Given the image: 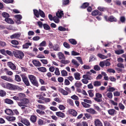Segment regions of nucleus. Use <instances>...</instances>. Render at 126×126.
Segmentation results:
<instances>
[{
    "instance_id": "nucleus-18",
    "label": "nucleus",
    "mask_w": 126,
    "mask_h": 126,
    "mask_svg": "<svg viewBox=\"0 0 126 126\" xmlns=\"http://www.w3.org/2000/svg\"><path fill=\"white\" fill-rule=\"evenodd\" d=\"M37 118V117L36 115H32L31 117L30 120L32 123H34L36 122Z\"/></svg>"
},
{
    "instance_id": "nucleus-19",
    "label": "nucleus",
    "mask_w": 126,
    "mask_h": 126,
    "mask_svg": "<svg viewBox=\"0 0 126 126\" xmlns=\"http://www.w3.org/2000/svg\"><path fill=\"white\" fill-rule=\"evenodd\" d=\"M92 15L93 16H96L98 15H101V13L98 10H95L93 11L92 13Z\"/></svg>"
},
{
    "instance_id": "nucleus-30",
    "label": "nucleus",
    "mask_w": 126,
    "mask_h": 126,
    "mask_svg": "<svg viewBox=\"0 0 126 126\" xmlns=\"http://www.w3.org/2000/svg\"><path fill=\"white\" fill-rule=\"evenodd\" d=\"M19 100L21 99H22V98L25 97V94L23 93H20L17 95Z\"/></svg>"
},
{
    "instance_id": "nucleus-46",
    "label": "nucleus",
    "mask_w": 126,
    "mask_h": 126,
    "mask_svg": "<svg viewBox=\"0 0 126 126\" xmlns=\"http://www.w3.org/2000/svg\"><path fill=\"white\" fill-rule=\"evenodd\" d=\"M106 95L107 97L110 99H112L113 96L112 93L110 92L107 93L106 94Z\"/></svg>"
},
{
    "instance_id": "nucleus-56",
    "label": "nucleus",
    "mask_w": 126,
    "mask_h": 126,
    "mask_svg": "<svg viewBox=\"0 0 126 126\" xmlns=\"http://www.w3.org/2000/svg\"><path fill=\"white\" fill-rule=\"evenodd\" d=\"M118 106L122 110H123L125 108L124 106L121 103L119 104Z\"/></svg>"
},
{
    "instance_id": "nucleus-64",
    "label": "nucleus",
    "mask_w": 126,
    "mask_h": 126,
    "mask_svg": "<svg viewBox=\"0 0 126 126\" xmlns=\"http://www.w3.org/2000/svg\"><path fill=\"white\" fill-rule=\"evenodd\" d=\"M94 69L96 71H99L100 70V67L98 65H96L94 66Z\"/></svg>"
},
{
    "instance_id": "nucleus-24",
    "label": "nucleus",
    "mask_w": 126,
    "mask_h": 126,
    "mask_svg": "<svg viewBox=\"0 0 126 126\" xmlns=\"http://www.w3.org/2000/svg\"><path fill=\"white\" fill-rule=\"evenodd\" d=\"M57 55L59 59H63L65 58L64 54L61 52H59Z\"/></svg>"
},
{
    "instance_id": "nucleus-54",
    "label": "nucleus",
    "mask_w": 126,
    "mask_h": 126,
    "mask_svg": "<svg viewBox=\"0 0 126 126\" xmlns=\"http://www.w3.org/2000/svg\"><path fill=\"white\" fill-rule=\"evenodd\" d=\"M98 9L101 11H104L106 10V9L105 8L101 6L98 7Z\"/></svg>"
},
{
    "instance_id": "nucleus-36",
    "label": "nucleus",
    "mask_w": 126,
    "mask_h": 126,
    "mask_svg": "<svg viewBox=\"0 0 126 126\" xmlns=\"http://www.w3.org/2000/svg\"><path fill=\"white\" fill-rule=\"evenodd\" d=\"M58 29L59 31L62 32L65 31H66V30L67 31H68V29H67V30H66V28L62 26H60L58 28Z\"/></svg>"
},
{
    "instance_id": "nucleus-7",
    "label": "nucleus",
    "mask_w": 126,
    "mask_h": 126,
    "mask_svg": "<svg viewBox=\"0 0 126 126\" xmlns=\"http://www.w3.org/2000/svg\"><path fill=\"white\" fill-rule=\"evenodd\" d=\"M104 18L106 21L110 22H116L117 21L116 19L113 16H111L108 18L107 16H105Z\"/></svg>"
},
{
    "instance_id": "nucleus-17",
    "label": "nucleus",
    "mask_w": 126,
    "mask_h": 126,
    "mask_svg": "<svg viewBox=\"0 0 126 126\" xmlns=\"http://www.w3.org/2000/svg\"><path fill=\"white\" fill-rule=\"evenodd\" d=\"M32 62L33 64L36 66L39 67L41 65V63L38 61L34 60Z\"/></svg>"
},
{
    "instance_id": "nucleus-35",
    "label": "nucleus",
    "mask_w": 126,
    "mask_h": 126,
    "mask_svg": "<svg viewBox=\"0 0 126 126\" xmlns=\"http://www.w3.org/2000/svg\"><path fill=\"white\" fill-rule=\"evenodd\" d=\"M37 69L39 71L43 72H45L47 71L46 68L44 67H42L37 68Z\"/></svg>"
},
{
    "instance_id": "nucleus-5",
    "label": "nucleus",
    "mask_w": 126,
    "mask_h": 126,
    "mask_svg": "<svg viewBox=\"0 0 126 126\" xmlns=\"http://www.w3.org/2000/svg\"><path fill=\"white\" fill-rule=\"evenodd\" d=\"M16 58L22 59L24 56V54L22 51L16 50L13 52Z\"/></svg>"
},
{
    "instance_id": "nucleus-61",
    "label": "nucleus",
    "mask_w": 126,
    "mask_h": 126,
    "mask_svg": "<svg viewBox=\"0 0 126 126\" xmlns=\"http://www.w3.org/2000/svg\"><path fill=\"white\" fill-rule=\"evenodd\" d=\"M7 83H1L0 84L1 86L5 88H6Z\"/></svg>"
},
{
    "instance_id": "nucleus-26",
    "label": "nucleus",
    "mask_w": 126,
    "mask_h": 126,
    "mask_svg": "<svg viewBox=\"0 0 126 126\" xmlns=\"http://www.w3.org/2000/svg\"><path fill=\"white\" fill-rule=\"evenodd\" d=\"M95 124L96 126H103L102 123L98 119L95 120Z\"/></svg>"
},
{
    "instance_id": "nucleus-52",
    "label": "nucleus",
    "mask_w": 126,
    "mask_h": 126,
    "mask_svg": "<svg viewBox=\"0 0 126 126\" xmlns=\"http://www.w3.org/2000/svg\"><path fill=\"white\" fill-rule=\"evenodd\" d=\"M63 45L64 47L67 48H69L70 47L69 45L66 42H64L63 43Z\"/></svg>"
},
{
    "instance_id": "nucleus-63",
    "label": "nucleus",
    "mask_w": 126,
    "mask_h": 126,
    "mask_svg": "<svg viewBox=\"0 0 126 126\" xmlns=\"http://www.w3.org/2000/svg\"><path fill=\"white\" fill-rule=\"evenodd\" d=\"M40 39V37L38 36H35L33 37L32 38L33 40L34 41H37Z\"/></svg>"
},
{
    "instance_id": "nucleus-2",
    "label": "nucleus",
    "mask_w": 126,
    "mask_h": 126,
    "mask_svg": "<svg viewBox=\"0 0 126 126\" xmlns=\"http://www.w3.org/2000/svg\"><path fill=\"white\" fill-rule=\"evenodd\" d=\"M37 107L39 109L36 110V112L41 115H43L46 114L45 112L43 110H45L46 107L45 106L42 105H38Z\"/></svg>"
},
{
    "instance_id": "nucleus-58",
    "label": "nucleus",
    "mask_w": 126,
    "mask_h": 126,
    "mask_svg": "<svg viewBox=\"0 0 126 126\" xmlns=\"http://www.w3.org/2000/svg\"><path fill=\"white\" fill-rule=\"evenodd\" d=\"M117 66L120 68H124V66L123 64L119 63L117 64Z\"/></svg>"
},
{
    "instance_id": "nucleus-49",
    "label": "nucleus",
    "mask_w": 126,
    "mask_h": 126,
    "mask_svg": "<svg viewBox=\"0 0 126 126\" xmlns=\"http://www.w3.org/2000/svg\"><path fill=\"white\" fill-rule=\"evenodd\" d=\"M39 14L40 16L43 17H45V14L44 12L42 11L40 9L39 10Z\"/></svg>"
},
{
    "instance_id": "nucleus-62",
    "label": "nucleus",
    "mask_w": 126,
    "mask_h": 126,
    "mask_svg": "<svg viewBox=\"0 0 126 126\" xmlns=\"http://www.w3.org/2000/svg\"><path fill=\"white\" fill-rule=\"evenodd\" d=\"M80 55V53L77 52L75 51H73L71 52V55L73 56L78 55Z\"/></svg>"
},
{
    "instance_id": "nucleus-60",
    "label": "nucleus",
    "mask_w": 126,
    "mask_h": 126,
    "mask_svg": "<svg viewBox=\"0 0 126 126\" xmlns=\"http://www.w3.org/2000/svg\"><path fill=\"white\" fill-rule=\"evenodd\" d=\"M40 60L43 64H47L48 62V61L46 59H41Z\"/></svg>"
},
{
    "instance_id": "nucleus-48",
    "label": "nucleus",
    "mask_w": 126,
    "mask_h": 126,
    "mask_svg": "<svg viewBox=\"0 0 126 126\" xmlns=\"http://www.w3.org/2000/svg\"><path fill=\"white\" fill-rule=\"evenodd\" d=\"M97 56L100 58L103 59H105L107 58V57L106 56L101 54H97Z\"/></svg>"
},
{
    "instance_id": "nucleus-3",
    "label": "nucleus",
    "mask_w": 126,
    "mask_h": 126,
    "mask_svg": "<svg viewBox=\"0 0 126 126\" xmlns=\"http://www.w3.org/2000/svg\"><path fill=\"white\" fill-rule=\"evenodd\" d=\"M7 89L10 90H22V88L19 87L17 86L7 83Z\"/></svg>"
},
{
    "instance_id": "nucleus-16",
    "label": "nucleus",
    "mask_w": 126,
    "mask_h": 126,
    "mask_svg": "<svg viewBox=\"0 0 126 126\" xmlns=\"http://www.w3.org/2000/svg\"><path fill=\"white\" fill-rule=\"evenodd\" d=\"M108 112L109 114L112 116L116 114V111L113 109H110L108 110Z\"/></svg>"
},
{
    "instance_id": "nucleus-55",
    "label": "nucleus",
    "mask_w": 126,
    "mask_h": 126,
    "mask_svg": "<svg viewBox=\"0 0 126 126\" xmlns=\"http://www.w3.org/2000/svg\"><path fill=\"white\" fill-rule=\"evenodd\" d=\"M71 98L74 100H78L79 99L78 97L75 95H74L71 97Z\"/></svg>"
},
{
    "instance_id": "nucleus-10",
    "label": "nucleus",
    "mask_w": 126,
    "mask_h": 126,
    "mask_svg": "<svg viewBox=\"0 0 126 126\" xmlns=\"http://www.w3.org/2000/svg\"><path fill=\"white\" fill-rule=\"evenodd\" d=\"M1 79L4 80H5L9 82H12L13 81V80L10 77H8L7 76H2L0 77Z\"/></svg>"
},
{
    "instance_id": "nucleus-21",
    "label": "nucleus",
    "mask_w": 126,
    "mask_h": 126,
    "mask_svg": "<svg viewBox=\"0 0 126 126\" xmlns=\"http://www.w3.org/2000/svg\"><path fill=\"white\" fill-rule=\"evenodd\" d=\"M56 114L58 116L62 118H64L65 117V114L61 111L56 112Z\"/></svg>"
},
{
    "instance_id": "nucleus-28",
    "label": "nucleus",
    "mask_w": 126,
    "mask_h": 126,
    "mask_svg": "<svg viewBox=\"0 0 126 126\" xmlns=\"http://www.w3.org/2000/svg\"><path fill=\"white\" fill-rule=\"evenodd\" d=\"M5 112L8 115H12L13 114L12 110L9 109H6L5 111Z\"/></svg>"
},
{
    "instance_id": "nucleus-9",
    "label": "nucleus",
    "mask_w": 126,
    "mask_h": 126,
    "mask_svg": "<svg viewBox=\"0 0 126 126\" xmlns=\"http://www.w3.org/2000/svg\"><path fill=\"white\" fill-rule=\"evenodd\" d=\"M7 65L13 70H17L16 66L11 62H8L7 63Z\"/></svg>"
},
{
    "instance_id": "nucleus-27",
    "label": "nucleus",
    "mask_w": 126,
    "mask_h": 126,
    "mask_svg": "<svg viewBox=\"0 0 126 126\" xmlns=\"http://www.w3.org/2000/svg\"><path fill=\"white\" fill-rule=\"evenodd\" d=\"M74 76L75 78L77 80H79L80 79V74L78 72L75 73H74Z\"/></svg>"
},
{
    "instance_id": "nucleus-25",
    "label": "nucleus",
    "mask_w": 126,
    "mask_h": 126,
    "mask_svg": "<svg viewBox=\"0 0 126 126\" xmlns=\"http://www.w3.org/2000/svg\"><path fill=\"white\" fill-rule=\"evenodd\" d=\"M86 111L92 114H94L96 113V112L93 109L90 108L86 110Z\"/></svg>"
},
{
    "instance_id": "nucleus-20",
    "label": "nucleus",
    "mask_w": 126,
    "mask_h": 126,
    "mask_svg": "<svg viewBox=\"0 0 126 126\" xmlns=\"http://www.w3.org/2000/svg\"><path fill=\"white\" fill-rule=\"evenodd\" d=\"M52 48L55 51H58L60 50V47L59 45L57 44H54Z\"/></svg>"
},
{
    "instance_id": "nucleus-59",
    "label": "nucleus",
    "mask_w": 126,
    "mask_h": 126,
    "mask_svg": "<svg viewBox=\"0 0 126 126\" xmlns=\"http://www.w3.org/2000/svg\"><path fill=\"white\" fill-rule=\"evenodd\" d=\"M3 16L6 18H7L9 17V15L6 12L3 13L2 14Z\"/></svg>"
},
{
    "instance_id": "nucleus-57",
    "label": "nucleus",
    "mask_w": 126,
    "mask_h": 126,
    "mask_svg": "<svg viewBox=\"0 0 126 126\" xmlns=\"http://www.w3.org/2000/svg\"><path fill=\"white\" fill-rule=\"evenodd\" d=\"M11 43L14 45H18L19 43L16 40H12L11 41Z\"/></svg>"
},
{
    "instance_id": "nucleus-41",
    "label": "nucleus",
    "mask_w": 126,
    "mask_h": 126,
    "mask_svg": "<svg viewBox=\"0 0 126 126\" xmlns=\"http://www.w3.org/2000/svg\"><path fill=\"white\" fill-rule=\"evenodd\" d=\"M44 29L46 30H50V29L49 26L47 24H43Z\"/></svg>"
},
{
    "instance_id": "nucleus-45",
    "label": "nucleus",
    "mask_w": 126,
    "mask_h": 126,
    "mask_svg": "<svg viewBox=\"0 0 126 126\" xmlns=\"http://www.w3.org/2000/svg\"><path fill=\"white\" fill-rule=\"evenodd\" d=\"M89 5V4L88 2L84 3L82 5L81 7L82 8H85L87 7Z\"/></svg>"
},
{
    "instance_id": "nucleus-33",
    "label": "nucleus",
    "mask_w": 126,
    "mask_h": 126,
    "mask_svg": "<svg viewBox=\"0 0 126 126\" xmlns=\"http://www.w3.org/2000/svg\"><path fill=\"white\" fill-rule=\"evenodd\" d=\"M6 118L9 121H13L16 119L15 117L13 116H7L6 117Z\"/></svg>"
},
{
    "instance_id": "nucleus-34",
    "label": "nucleus",
    "mask_w": 126,
    "mask_h": 126,
    "mask_svg": "<svg viewBox=\"0 0 126 126\" xmlns=\"http://www.w3.org/2000/svg\"><path fill=\"white\" fill-rule=\"evenodd\" d=\"M82 85V84L81 82L79 81H77L75 83V85L76 87L78 88L80 87Z\"/></svg>"
},
{
    "instance_id": "nucleus-13",
    "label": "nucleus",
    "mask_w": 126,
    "mask_h": 126,
    "mask_svg": "<svg viewBox=\"0 0 126 126\" xmlns=\"http://www.w3.org/2000/svg\"><path fill=\"white\" fill-rule=\"evenodd\" d=\"M63 15V11L60 10H59L56 13V16L59 18H61Z\"/></svg>"
},
{
    "instance_id": "nucleus-29",
    "label": "nucleus",
    "mask_w": 126,
    "mask_h": 126,
    "mask_svg": "<svg viewBox=\"0 0 126 126\" xmlns=\"http://www.w3.org/2000/svg\"><path fill=\"white\" fill-rule=\"evenodd\" d=\"M58 90L64 95H66L68 94V93L67 91L64 90L62 88H59Z\"/></svg>"
},
{
    "instance_id": "nucleus-8",
    "label": "nucleus",
    "mask_w": 126,
    "mask_h": 126,
    "mask_svg": "<svg viewBox=\"0 0 126 126\" xmlns=\"http://www.w3.org/2000/svg\"><path fill=\"white\" fill-rule=\"evenodd\" d=\"M15 17L16 19L15 21L17 24H20L23 22L21 21L20 20L22 18V16L21 15H15Z\"/></svg>"
},
{
    "instance_id": "nucleus-38",
    "label": "nucleus",
    "mask_w": 126,
    "mask_h": 126,
    "mask_svg": "<svg viewBox=\"0 0 126 126\" xmlns=\"http://www.w3.org/2000/svg\"><path fill=\"white\" fill-rule=\"evenodd\" d=\"M115 53L118 55H119L124 53V51L123 50H115Z\"/></svg>"
},
{
    "instance_id": "nucleus-11",
    "label": "nucleus",
    "mask_w": 126,
    "mask_h": 126,
    "mask_svg": "<svg viewBox=\"0 0 126 126\" xmlns=\"http://www.w3.org/2000/svg\"><path fill=\"white\" fill-rule=\"evenodd\" d=\"M20 122L26 126H29L30 124L29 121L26 119H23L20 120Z\"/></svg>"
},
{
    "instance_id": "nucleus-4",
    "label": "nucleus",
    "mask_w": 126,
    "mask_h": 126,
    "mask_svg": "<svg viewBox=\"0 0 126 126\" xmlns=\"http://www.w3.org/2000/svg\"><path fill=\"white\" fill-rule=\"evenodd\" d=\"M28 78L31 83L34 86L38 87V82L36 80V77L32 75H29Z\"/></svg>"
},
{
    "instance_id": "nucleus-14",
    "label": "nucleus",
    "mask_w": 126,
    "mask_h": 126,
    "mask_svg": "<svg viewBox=\"0 0 126 126\" xmlns=\"http://www.w3.org/2000/svg\"><path fill=\"white\" fill-rule=\"evenodd\" d=\"M72 62L73 63V65L74 66V67L76 68H77L80 65L79 63L74 59H72Z\"/></svg>"
},
{
    "instance_id": "nucleus-39",
    "label": "nucleus",
    "mask_w": 126,
    "mask_h": 126,
    "mask_svg": "<svg viewBox=\"0 0 126 126\" xmlns=\"http://www.w3.org/2000/svg\"><path fill=\"white\" fill-rule=\"evenodd\" d=\"M81 104L85 108H89L90 107L91 105L82 102Z\"/></svg>"
},
{
    "instance_id": "nucleus-42",
    "label": "nucleus",
    "mask_w": 126,
    "mask_h": 126,
    "mask_svg": "<svg viewBox=\"0 0 126 126\" xmlns=\"http://www.w3.org/2000/svg\"><path fill=\"white\" fill-rule=\"evenodd\" d=\"M6 93L5 91L2 90H0V96L3 97L5 96Z\"/></svg>"
},
{
    "instance_id": "nucleus-22",
    "label": "nucleus",
    "mask_w": 126,
    "mask_h": 126,
    "mask_svg": "<svg viewBox=\"0 0 126 126\" xmlns=\"http://www.w3.org/2000/svg\"><path fill=\"white\" fill-rule=\"evenodd\" d=\"M93 84L95 87H98L101 85V83L100 81H96L93 82Z\"/></svg>"
},
{
    "instance_id": "nucleus-47",
    "label": "nucleus",
    "mask_w": 126,
    "mask_h": 126,
    "mask_svg": "<svg viewBox=\"0 0 126 126\" xmlns=\"http://www.w3.org/2000/svg\"><path fill=\"white\" fill-rule=\"evenodd\" d=\"M46 45V42L45 41H43L39 45L40 47H45Z\"/></svg>"
},
{
    "instance_id": "nucleus-40",
    "label": "nucleus",
    "mask_w": 126,
    "mask_h": 126,
    "mask_svg": "<svg viewBox=\"0 0 126 126\" xmlns=\"http://www.w3.org/2000/svg\"><path fill=\"white\" fill-rule=\"evenodd\" d=\"M69 41L72 44L75 45L77 44V42L74 39H71L69 40Z\"/></svg>"
},
{
    "instance_id": "nucleus-1",
    "label": "nucleus",
    "mask_w": 126,
    "mask_h": 126,
    "mask_svg": "<svg viewBox=\"0 0 126 126\" xmlns=\"http://www.w3.org/2000/svg\"><path fill=\"white\" fill-rule=\"evenodd\" d=\"M30 102L29 100L27 98H24L19 102H17L18 105L20 107L24 106L28 107Z\"/></svg>"
},
{
    "instance_id": "nucleus-32",
    "label": "nucleus",
    "mask_w": 126,
    "mask_h": 126,
    "mask_svg": "<svg viewBox=\"0 0 126 126\" xmlns=\"http://www.w3.org/2000/svg\"><path fill=\"white\" fill-rule=\"evenodd\" d=\"M5 103L10 104H13L14 103L13 101L11 100L8 98H6L5 99Z\"/></svg>"
},
{
    "instance_id": "nucleus-51",
    "label": "nucleus",
    "mask_w": 126,
    "mask_h": 126,
    "mask_svg": "<svg viewBox=\"0 0 126 126\" xmlns=\"http://www.w3.org/2000/svg\"><path fill=\"white\" fill-rule=\"evenodd\" d=\"M67 103L72 106L74 105L73 100L70 99H68L67 100Z\"/></svg>"
},
{
    "instance_id": "nucleus-37",
    "label": "nucleus",
    "mask_w": 126,
    "mask_h": 126,
    "mask_svg": "<svg viewBox=\"0 0 126 126\" xmlns=\"http://www.w3.org/2000/svg\"><path fill=\"white\" fill-rule=\"evenodd\" d=\"M15 80L16 81L18 82H20L21 81L20 77L18 75H15Z\"/></svg>"
},
{
    "instance_id": "nucleus-31",
    "label": "nucleus",
    "mask_w": 126,
    "mask_h": 126,
    "mask_svg": "<svg viewBox=\"0 0 126 126\" xmlns=\"http://www.w3.org/2000/svg\"><path fill=\"white\" fill-rule=\"evenodd\" d=\"M5 20L8 23L13 24L14 22L10 18H6L5 19Z\"/></svg>"
},
{
    "instance_id": "nucleus-43",
    "label": "nucleus",
    "mask_w": 126,
    "mask_h": 126,
    "mask_svg": "<svg viewBox=\"0 0 126 126\" xmlns=\"http://www.w3.org/2000/svg\"><path fill=\"white\" fill-rule=\"evenodd\" d=\"M34 14V15L37 17H39V11L35 9L33 10Z\"/></svg>"
},
{
    "instance_id": "nucleus-53",
    "label": "nucleus",
    "mask_w": 126,
    "mask_h": 126,
    "mask_svg": "<svg viewBox=\"0 0 126 126\" xmlns=\"http://www.w3.org/2000/svg\"><path fill=\"white\" fill-rule=\"evenodd\" d=\"M61 73L62 76H66L67 75V72L65 70H63L61 71Z\"/></svg>"
},
{
    "instance_id": "nucleus-15",
    "label": "nucleus",
    "mask_w": 126,
    "mask_h": 126,
    "mask_svg": "<svg viewBox=\"0 0 126 126\" xmlns=\"http://www.w3.org/2000/svg\"><path fill=\"white\" fill-rule=\"evenodd\" d=\"M69 113L72 115L73 116H76L77 115V112L76 111L73 109H70L69 110Z\"/></svg>"
},
{
    "instance_id": "nucleus-50",
    "label": "nucleus",
    "mask_w": 126,
    "mask_h": 126,
    "mask_svg": "<svg viewBox=\"0 0 126 126\" xmlns=\"http://www.w3.org/2000/svg\"><path fill=\"white\" fill-rule=\"evenodd\" d=\"M53 20L56 23H58L60 21V20L56 16H54L53 17Z\"/></svg>"
},
{
    "instance_id": "nucleus-12",
    "label": "nucleus",
    "mask_w": 126,
    "mask_h": 126,
    "mask_svg": "<svg viewBox=\"0 0 126 126\" xmlns=\"http://www.w3.org/2000/svg\"><path fill=\"white\" fill-rule=\"evenodd\" d=\"M21 35V33L20 32H17L12 35L10 36L11 39L19 37Z\"/></svg>"
},
{
    "instance_id": "nucleus-23",
    "label": "nucleus",
    "mask_w": 126,
    "mask_h": 126,
    "mask_svg": "<svg viewBox=\"0 0 126 126\" xmlns=\"http://www.w3.org/2000/svg\"><path fill=\"white\" fill-rule=\"evenodd\" d=\"M82 77L83 78L87 80H91L93 79L92 77L87 75H83Z\"/></svg>"
},
{
    "instance_id": "nucleus-6",
    "label": "nucleus",
    "mask_w": 126,
    "mask_h": 126,
    "mask_svg": "<svg viewBox=\"0 0 126 126\" xmlns=\"http://www.w3.org/2000/svg\"><path fill=\"white\" fill-rule=\"evenodd\" d=\"M22 80L26 86H29L30 85V83L29 80L26 76L25 74H22L20 75Z\"/></svg>"
},
{
    "instance_id": "nucleus-44",
    "label": "nucleus",
    "mask_w": 126,
    "mask_h": 126,
    "mask_svg": "<svg viewBox=\"0 0 126 126\" xmlns=\"http://www.w3.org/2000/svg\"><path fill=\"white\" fill-rule=\"evenodd\" d=\"M70 62V61L68 60H62L60 61V62L61 63L64 64H67L69 63Z\"/></svg>"
}]
</instances>
